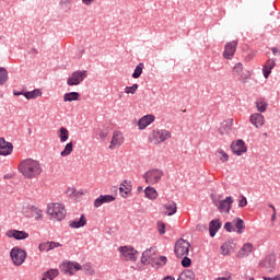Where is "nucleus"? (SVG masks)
Returning <instances> with one entry per match:
<instances>
[{"mask_svg":"<svg viewBox=\"0 0 280 280\" xmlns=\"http://www.w3.org/2000/svg\"><path fill=\"white\" fill-rule=\"evenodd\" d=\"M62 246L60 243H56V242H45V243H40L38 248L40 250V253L45 252L49 253V250H54V248H58Z\"/></svg>","mask_w":280,"mask_h":280,"instance_id":"18","label":"nucleus"},{"mask_svg":"<svg viewBox=\"0 0 280 280\" xmlns=\"http://www.w3.org/2000/svg\"><path fill=\"white\" fill-rule=\"evenodd\" d=\"M32 210L36 211V217H35L36 220H40V218H43V211L42 210H38L37 208H34V207H32Z\"/></svg>","mask_w":280,"mask_h":280,"instance_id":"52","label":"nucleus"},{"mask_svg":"<svg viewBox=\"0 0 280 280\" xmlns=\"http://www.w3.org/2000/svg\"><path fill=\"white\" fill-rule=\"evenodd\" d=\"M163 209L167 211V215L172 217L178 211V207L174 201H168L167 203L163 205Z\"/></svg>","mask_w":280,"mask_h":280,"instance_id":"26","label":"nucleus"},{"mask_svg":"<svg viewBox=\"0 0 280 280\" xmlns=\"http://www.w3.org/2000/svg\"><path fill=\"white\" fill-rule=\"evenodd\" d=\"M234 74L240 75L242 71H244V67L242 66V62H238L233 68Z\"/></svg>","mask_w":280,"mask_h":280,"instance_id":"43","label":"nucleus"},{"mask_svg":"<svg viewBox=\"0 0 280 280\" xmlns=\"http://www.w3.org/2000/svg\"><path fill=\"white\" fill-rule=\"evenodd\" d=\"M250 124L256 128H261V126H264V115L257 113L253 114L250 116Z\"/></svg>","mask_w":280,"mask_h":280,"instance_id":"24","label":"nucleus"},{"mask_svg":"<svg viewBox=\"0 0 280 280\" xmlns=\"http://www.w3.org/2000/svg\"><path fill=\"white\" fill-rule=\"evenodd\" d=\"M246 205H248V200L244 196H242V199L238 201V207L244 208L246 207Z\"/></svg>","mask_w":280,"mask_h":280,"instance_id":"51","label":"nucleus"},{"mask_svg":"<svg viewBox=\"0 0 280 280\" xmlns=\"http://www.w3.org/2000/svg\"><path fill=\"white\" fill-rule=\"evenodd\" d=\"M154 119H156V117H154V115L152 114L145 115L140 118L138 121L139 130H145L147 127L150 126V124H153Z\"/></svg>","mask_w":280,"mask_h":280,"instance_id":"16","label":"nucleus"},{"mask_svg":"<svg viewBox=\"0 0 280 280\" xmlns=\"http://www.w3.org/2000/svg\"><path fill=\"white\" fill-rule=\"evenodd\" d=\"M73 152V142L66 144L65 150L61 151V156H69Z\"/></svg>","mask_w":280,"mask_h":280,"instance_id":"38","label":"nucleus"},{"mask_svg":"<svg viewBox=\"0 0 280 280\" xmlns=\"http://www.w3.org/2000/svg\"><path fill=\"white\" fill-rule=\"evenodd\" d=\"M215 154L217 156H220V161H222V163H226V161H229V154L224 152V150L219 149Z\"/></svg>","mask_w":280,"mask_h":280,"instance_id":"39","label":"nucleus"},{"mask_svg":"<svg viewBox=\"0 0 280 280\" xmlns=\"http://www.w3.org/2000/svg\"><path fill=\"white\" fill-rule=\"evenodd\" d=\"M158 261H159V266H165V264H167V257L159 256Z\"/></svg>","mask_w":280,"mask_h":280,"instance_id":"50","label":"nucleus"},{"mask_svg":"<svg viewBox=\"0 0 280 280\" xmlns=\"http://www.w3.org/2000/svg\"><path fill=\"white\" fill-rule=\"evenodd\" d=\"M106 137H108V131L107 130H101L100 131V138L101 139H106Z\"/></svg>","mask_w":280,"mask_h":280,"instance_id":"54","label":"nucleus"},{"mask_svg":"<svg viewBox=\"0 0 280 280\" xmlns=\"http://www.w3.org/2000/svg\"><path fill=\"white\" fill-rule=\"evenodd\" d=\"M108 202H115V196L113 195H101L98 198L94 200V207L100 209L102 205H106Z\"/></svg>","mask_w":280,"mask_h":280,"instance_id":"14","label":"nucleus"},{"mask_svg":"<svg viewBox=\"0 0 280 280\" xmlns=\"http://www.w3.org/2000/svg\"><path fill=\"white\" fill-rule=\"evenodd\" d=\"M149 266H152V268H156V266H159V256H153L149 260Z\"/></svg>","mask_w":280,"mask_h":280,"instance_id":"47","label":"nucleus"},{"mask_svg":"<svg viewBox=\"0 0 280 280\" xmlns=\"http://www.w3.org/2000/svg\"><path fill=\"white\" fill-rule=\"evenodd\" d=\"M235 51H237V42L233 40V42L226 43L223 51V58H225L226 60H231V58L235 56Z\"/></svg>","mask_w":280,"mask_h":280,"instance_id":"12","label":"nucleus"},{"mask_svg":"<svg viewBox=\"0 0 280 280\" xmlns=\"http://www.w3.org/2000/svg\"><path fill=\"white\" fill-rule=\"evenodd\" d=\"M143 69H144V65H143V62H140V63L136 67L135 71H133V73H132V78H133L135 80L141 78V73H143Z\"/></svg>","mask_w":280,"mask_h":280,"instance_id":"33","label":"nucleus"},{"mask_svg":"<svg viewBox=\"0 0 280 280\" xmlns=\"http://www.w3.org/2000/svg\"><path fill=\"white\" fill-rule=\"evenodd\" d=\"M256 108L259 113H266V108H268V104L264 102H257Z\"/></svg>","mask_w":280,"mask_h":280,"instance_id":"42","label":"nucleus"},{"mask_svg":"<svg viewBox=\"0 0 280 280\" xmlns=\"http://www.w3.org/2000/svg\"><path fill=\"white\" fill-rule=\"evenodd\" d=\"M119 191L121 194V196L124 198H126V196H128L130 194V191H132V186H130V182H128L127 179H125L119 188Z\"/></svg>","mask_w":280,"mask_h":280,"instance_id":"25","label":"nucleus"},{"mask_svg":"<svg viewBox=\"0 0 280 280\" xmlns=\"http://www.w3.org/2000/svg\"><path fill=\"white\" fill-rule=\"evenodd\" d=\"M222 229V222H220L219 219H214L210 221L209 224V231H210V237H215V233Z\"/></svg>","mask_w":280,"mask_h":280,"instance_id":"19","label":"nucleus"},{"mask_svg":"<svg viewBox=\"0 0 280 280\" xmlns=\"http://www.w3.org/2000/svg\"><path fill=\"white\" fill-rule=\"evenodd\" d=\"M189 248H191V244L188 241L179 238L175 243L174 253L178 259H183V257L189 255Z\"/></svg>","mask_w":280,"mask_h":280,"instance_id":"3","label":"nucleus"},{"mask_svg":"<svg viewBox=\"0 0 280 280\" xmlns=\"http://www.w3.org/2000/svg\"><path fill=\"white\" fill-rule=\"evenodd\" d=\"M233 246H235V244H233V243H224L221 246V254L222 255H230L231 248H233Z\"/></svg>","mask_w":280,"mask_h":280,"instance_id":"37","label":"nucleus"},{"mask_svg":"<svg viewBox=\"0 0 280 280\" xmlns=\"http://www.w3.org/2000/svg\"><path fill=\"white\" fill-rule=\"evenodd\" d=\"M14 145L12 142L5 141V138H0V156H8L12 154Z\"/></svg>","mask_w":280,"mask_h":280,"instance_id":"13","label":"nucleus"},{"mask_svg":"<svg viewBox=\"0 0 280 280\" xmlns=\"http://www.w3.org/2000/svg\"><path fill=\"white\" fill-rule=\"evenodd\" d=\"M94 0H82V3H84V5H91V3H93Z\"/></svg>","mask_w":280,"mask_h":280,"instance_id":"59","label":"nucleus"},{"mask_svg":"<svg viewBox=\"0 0 280 280\" xmlns=\"http://www.w3.org/2000/svg\"><path fill=\"white\" fill-rule=\"evenodd\" d=\"M213 205L214 207L218 208V210L220 211V213H231V209L233 207V197H226L225 199L218 201L215 199H213Z\"/></svg>","mask_w":280,"mask_h":280,"instance_id":"10","label":"nucleus"},{"mask_svg":"<svg viewBox=\"0 0 280 280\" xmlns=\"http://www.w3.org/2000/svg\"><path fill=\"white\" fill-rule=\"evenodd\" d=\"M275 220H277V212H273L271 215V222H275Z\"/></svg>","mask_w":280,"mask_h":280,"instance_id":"61","label":"nucleus"},{"mask_svg":"<svg viewBox=\"0 0 280 280\" xmlns=\"http://www.w3.org/2000/svg\"><path fill=\"white\" fill-rule=\"evenodd\" d=\"M144 194H145V198H149V200H156V198H159V192L154 187L148 186L144 189Z\"/></svg>","mask_w":280,"mask_h":280,"instance_id":"28","label":"nucleus"},{"mask_svg":"<svg viewBox=\"0 0 280 280\" xmlns=\"http://www.w3.org/2000/svg\"><path fill=\"white\" fill-rule=\"evenodd\" d=\"M125 261H137V255L139 252L132 246H120L118 248Z\"/></svg>","mask_w":280,"mask_h":280,"instance_id":"8","label":"nucleus"},{"mask_svg":"<svg viewBox=\"0 0 280 280\" xmlns=\"http://www.w3.org/2000/svg\"><path fill=\"white\" fill-rule=\"evenodd\" d=\"M158 231L160 233V235H165V223H163L162 221L158 222Z\"/></svg>","mask_w":280,"mask_h":280,"instance_id":"46","label":"nucleus"},{"mask_svg":"<svg viewBox=\"0 0 280 280\" xmlns=\"http://www.w3.org/2000/svg\"><path fill=\"white\" fill-rule=\"evenodd\" d=\"M152 137L155 145H159V143H163L167 141V139H172V132L166 129H156L152 131Z\"/></svg>","mask_w":280,"mask_h":280,"instance_id":"9","label":"nucleus"},{"mask_svg":"<svg viewBox=\"0 0 280 280\" xmlns=\"http://www.w3.org/2000/svg\"><path fill=\"white\" fill-rule=\"evenodd\" d=\"M121 143H124V135L121 133V131H114L109 150H115V148H119Z\"/></svg>","mask_w":280,"mask_h":280,"instance_id":"15","label":"nucleus"},{"mask_svg":"<svg viewBox=\"0 0 280 280\" xmlns=\"http://www.w3.org/2000/svg\"><path fill=\"white\" fill-rule=\"evenodd\" d=\"M253 253V244L246 243L238 252V257H248Z\"/></svg>","mask_w":280,"mask_h":280,"instance_id":"27","label":"nucleus"},{"mask_svg":"<svg viewBox=\"0 0 280 280\" xmlns=\"http://www.w3.org/2000/svg\"><path fill=\"white\" fill-rule=\"evenodd\" d=\"M59 132H60L59 139H60L61 143H66V141L69 140V130L65 127H61L59 129Z\"/></svg>","mask_w":280,"mask_h":280,"instance_id":"32","label":"nucleus"},{"mask_svg":"<svg viewBox=\"0 0 280 280\" xmlns=\"http://www.w3.org/2000/svg\"><path fill=\"white\" fill-rule=\"evenodd\" d=\"M154 257V248H149L142 253L141 257V264L143 266H149L150 265V259Z\"/></svg>","mask_w":280,"mask_h":280,"instance_id":"23","label":"nucleus"},{"mask_svg":"<svg viewBox=\"0 0 280 280\" xmlns=\"http://www.w3.org/2000/svg\"><path fill=\"white\" fill-rule=\"evenodd\" d=\"M269 208L272 209L273 213L277 212V209L275 208V206L269 205Z\"/></svg>","mask_w":280,"mask_h":280,"instance_id":"63","label":"nucleus"},{"mask_svg":"<svg viewBox=\"0 0 280 280\" xmlns=\"http://www.w3.org/2000/svg\"><path fill=\"white\" fill-rule=\"evenodd\" d=\"M231 150L233 154H236V156H242L245 152H247L246 143H244V140L240 139L231 144Z\"/></svg>","mask_w":280,"mask_h":280,"instance_id":"11","label":"nucleus"},{"mask_svg":"<svg viewBox=\"0 0 280 280\" xmlns=\"http://www.w3.org/2000/svg\"><path fill=\"white\" fill-rule=\"evenodd\" d=\"M259 266L264 268L266 272H275L277 256L275 254H268L265 259L259 261Z\"/></svg>","mask_w":280,"mask_h":280,"instance_id":"5","label":"nucleus"},{"mask_svg":"<svg viewBox=\"0 0 280 280\" xmlns=\"http://www.w3.org/2000/svg\"><path fill=\"white\" fill-rule=\"evenodd\" d=\"M223 229H224L225 231H228V233H233V232L236 231V230H235V226L233 225V222H226V223L224 224Z\"/></svg>","mask_w":280,"mask_h":280,"instance_id":"44","label":"nucleus"},{"mask_svg":"<svg viewBox=\"0 0 280 280\" xmlns=\"http://www.w3.org/2000/svg\"><path fill=\"white\" fill-rule=\"evenodd\" d=\"M217 280H231V276H229V277L218 278Z\"/></svg>","mask_w":280,"mask_h":280,"instance_id":"62","label":"nucleus"},{"mask_svg":"<svg viewBox=\"0 0 280 280\" xmlns=\"http://www.w3.org/2000/svg\"><path fill=\"white\" fill-rule=\"evenodd\" d=\"M13 95H15L16 97H19V95H25V92H23V91H20V92L14 91V92H13Z\"/></svg>","mask_w":280,"mask_h":280,"instance_id":"58","label":"nucleus"},{"mask_svg":"<svg viewBox=\"0 0 280 280\" xmlns=\"http://www.w3.org/2000/svg\"><path fill=\"white\" fill-rule=\"evenodd\" d=\"M253 58H255V51L249 52V54L245 57V60H246L247 62H249V60H253Z\"/></svg>","mask_w":280,"mask_h":280,"instance_id":"55","label":"nucleus"},{"mask_svg":"<svg viewBox=\"0 0 280 280\" xmlns=\"http://www.w3.org/2000/svg\"><path fill=\"white\" fill-rule=\"evenodd\" d=\"M70 229H82V226H86V217L81 214L80 219H75L69 222Z\"/></svg>","mask_w":280,"mask_h":280,"instance_id":"20","label":"nucleus"},{"mask_svg":"<svg viewBox=\"0 0 280 280\" xmlns=\"http://www.w3.org/2000/svg\"><path fill=\"white\" fill-rule=\"evenodd\" d=\"M71 3V0H61V5H65L66 8Z\"/></svg>","mask_w":280,"mask_h":280,"instance_id":"57","label":"nucleus"},{"mask_svg":"<svg viewBox=\"0 0 280 280\" xmlns=\"http://www.w3.org/2000/svg\"><path fill=\"white\" fill-rule=\"evenodd\" d=\"M275 60H272V59H269V60H267V62H266V65L264 66L266 69H270V70H272V69H275Z\"/></svg>","mask_w":280,"mask_h":280,"instance_id":"49","label":"nucleus"},{"mask_svg":"<svg viewBox=\"0 0 280 280\" xmlns=\"http://www.w3.org/2000/svg\"><path fill=\"white\" fill-rule=\"evenodd\" d=\"M271 51H272L273 56H277V54H280L279 48H271Z\"/></svg>","mask_w":280,"mask_h":280,"instance_id":"60","label":"nucleus"},{"mask_svg":"<svg viewBox=\"0 0 280 280\" xmlns=\"http://www.w3.org/2000/svg\"><path fill=\"white\" fill-rule=\"evenodd\" d=\"M43 95V92L38 89H35L31 92H25L24 97L26 100H36L37 97H40Z\"/></svg>","mask_w":280,"mask_h":280,"instance_id":"30","label":"nucleus"},{"mask_svg":"<svg viewBox=\"0 0 280 280\" xmlns=\"http://www.w3.org/2000/svg\"><path fill=\"white\" fill-rule=\"evenodd\" d=\"M47 213L48 215H51L54 220H57V222H62L67 217V210L65 209V206L60 203H50Z\"/></svg>","mask_w":280,"mask_h":280,"instance_id":"2","label":"nucleus"},{"mask_svg":"<svg viewBox=\"0 0 280 280\" xmlns=\"http://www.w3.org/2000/svg\"><path fill=\"white\" fill-rule=\"evenodd\" d=\"M262 73H264V77L266 79H268L270 77V73H272V70H270L269 68L264 67Z\"/></svg>","mask_w":280,"mask_h":280,"instance_id":"53","label":"nucleus"},{"mask_svg":"<svg viewBox=\"0 0 280 280\" xmlns=\"http://www.w3.org/2000/svg\"><path fill=\"white\" fill-rule=\"evenodd\" d=\"M137 89H139V84L135 83L132 86H126L125 88V93L127 95H135L137 93Z\"/></svg>","mask_w":280,"mask_h":280,"instance_id":"41","label":"nucleus"},{"mask_svg":"<svg viewBox=\"0 0 280 280\" xmlns=\"http://www.w3.org/2000/svg\"><path fill=\"white\" fill-rule=\"evenodd\" d=\"M249 78H250V72L249 71L242 72L238 75V82H242V84H246V82H248Z\"/></svg>","mask_w":280,"mask_h":280,"instance_id":"40","label":"nucleus"},{"mask_svg":"<svg viewBox=\"0 0 280 280\" xmlns=\"http://www.w3.org/2000/svg\"><path fill=\"white\" fill-rule=\"evenodd\" d=\"M82 269V265H80L79 262H69V271L68 275H75V271L81 270Z\"/></svg>","mask_w":280,"mask_h":280,"instance_id":"34","label":"nucleus"},{"mask_svg":"<svg viewBox=\"0 0 280 280\" xmlns=\"http://www.w3.org/2000/svg\"><path fill=\"white\" fill-rule=\"evenodd\" d=\"M264 280H280V275L276 276V277H272V278H269V277H262Z\"/></svg>","mask_w":280,"mask_h":280,"instance_id":"56","label":"nucleus"},{"mask_svg":"<svg viewBox=\"0 0 280 280\" xmlns=\"http://www.w3.org/2000/svg\"><path fill=\"white\" fill-rule=\"evenodd\" d=\"M80 100V93L69 92L63 95V102H78Z\"/></svg>","mask_w":280,"mask_h":280,"instance_id":"29","label":"nucleus"},{"mask_svg":"<svg viewBox=\"0 0 280 280\" xmlns=\"http://www.w3.org/2000/svg\"><path fill=\"white\" fill-rule=\"evenodd\" d=\"M184 258L182 259V266L183 268H189L191 266V258L187 256H183Z\"/></svg>","mask_w":280,"mask_h":280,"instance_id":"45","label":"nucleus"},{"mask_svg":"<svg viewBox=\"0 0 280 280\" xmlns=\"http://www.w3.org/2000/svg\"><path fill=\"white\" fill-rule=\"evenodd\" d=\"M80 270H83V272L85 275H89L90 277H93V275H95V270L93 269L91 264H85V265L81 266Z\"/></svg>","mask_w":280,"mask_h":280,"instance_id":"35","label":"nucleus"},{"mask_svg":"<svg viewBox=\"0 0 280 280\" xmlns=\"http://www.w3.org/2000/svg\"><path fill=\"white\" fill-rule=\"evenodd\" d=\"M232 224L234 229H236V233H238V235H242V233H244V229H246V223H244L243 219L234 218Z\"/></svg>","mask_w":280,"mask_h":280,"instance_id":"22","label":"nucleus"},{"mask_svg":"<svg viewBox=\"0 0 280 280\" xmlns=\"http://www.w3.org/2000/svg\"><path fill=\"white\" fill-rule=\"evenodd\" d=\"M58 275H60L58 269H50V270L44 272L43 279L54 280V279H56V277H58Z\"/></svg>","mask_w":280,"mask_h":280,"instance_id":"31","label":"nucleus"},{"mask_svg":"<svg viewBox=\"0 0 280 280\" xmlns=\"http://www.w3.org/2000/svg\"><path fill=\"white\" fill-rule=\"evenodd\" d=\"M138 191H143V187L139 186Z\"/></svg>","mask_w":280,"mask_h":280,"instance_id":"64","label":"nucleus"},{"mask_svg":"<svg viewBox=\"0 0 280 280\" xmlns=\"http://www.w3.org/2000/svg\"><path fill=\"white\" fill-rule=\"evenodd\" d=\"M86 70H78L74 71L67 80L68 86H78L84 82V78H86Z\"/></svg>","mask_w":280,"mask_h":280,"instance_id":"6","label":"nucleus"},{"mask_svg":"<svg viewBox=\"0 0 280 280\" xmlns=\"http://www.w3.org/2000/svg\"><path fill=\"white\" fill-rule=\"evenodd\" d=\"M11 259L14 264V266H23V262L25 261L27 257V253L25 250L14 247L10 252Z\"/></svg>","mask_w":280,"mask_h":280,"instance_id":"7","label":"nucleus"},{"mask_svg":"<svg viewBox=\"0 0 280 280\" xmlns=\"http://www.w3.org/2000/svg\"><path fill=\"white\" fill-rule=\"evenodd\" d=\"M232 129H233V118L222 122L221 127L219 128V133L221 136L229 135L230 130Z\"/></svg>","mask_w":280,"mask_h":280,"instance_id":"21","label":"nucleus"},{"mask_svg":"<svg viewBox=\"0 0 280 280\" xmlns=\"http://www.w3.org/2000/svg\"><path fill=\"white\" fill-rule=\"evenodd\" d=\"M19 172L24 178H38V175L43 174V166H40V162L34 159H26L20 163Z\"/></svg>","mask_w":280,"mask_h":280,"instance_id":"1","label":"nucleus"},{"mask_svg":"<svg viewBox=\"0 0 280 280\" xmlns=\"http://www.w3.org/2000/svg\"><path fill=\"white\" fill-rule=\"evenodd\" d=\"M8 82V70L5 68H0V86H3Z\"/></svg>","mask_w":280,"mask_h":280,"instance_id":"36","label":"nucleus"},{"mask_svg":"<svg viewBox=\"0 0 280 280\" xmlns=\"http://www.w3.org/2000/svg\"><path fill=\"white\" fill-rule=\"evenodd\" d=\"M5 235L7 237H13L14 240H27V237H30L27 232L19 230H9Z\"/></svg>","mask_w":280,"mask_h":280,"instance_id":"17","label":"nucleus"},{"mask_svg":"<svg viewBox=\"0 0 280 280\" xmlns=\"http://www.w3.org/2000/svg\"><path fill=\"white\" fill-rule=\"evenodd\" d=\"M60 270H61V272H63V275H69V262H63L60 266Z\"/></svg>","mask_w":280,"mask_h":280,"instance_id":"48","label":"nucleus"},{"mask_svg":"<svg viewBox=\"0 0 280 280\" xmlns=\"http://www.w3.org/2000/svg\"><path fill=\"white\" fill-rule=\"evenodd\" d=\"M163 171L159 168H153L143 174L142 178H144L145 183H148L149 185H156L158 183H161V178H163Z\"/></svg>","mask_w":280,"mask_h":280,"instance_id":"4","label":"nucleus"}]
</instances>
